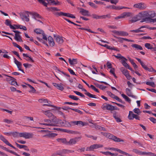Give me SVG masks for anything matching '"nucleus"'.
I'll return each instance as SVG.
<instances>
[{"mask_svg": "<svg viewBox=\"0 0 156 156\" xmlns=\"http://www.w3.org/2000/svg\"><path fill=\"white\" fill-rule=\"evenodd\" d=\"M5 24L7 26L10 27V25L11 24V22L9 20L7 19L5 21Z\"/></svg>", "mask_w": 156, "mask_h": 156, "instance_id": "64", "label": "nucleus"}, {"mask_svg": "<svg viewBox=\"0 0 156 156\" xmlns=\"http://www.w3.org/2000/svg\"><path fill=\"white\" fill-rule=\"evenodd\" d=\"M112 9L116 10H120L121 9V7L112 5Z\"/></svg>", "mask_w": 156, "mask_h": 156, "instance_id": "61", "label": "nucleus"}, {"mask_svg": "<svg viewBox=\"0 0 156 156\" xmlns=\"http://www.w3.org/2000/svg\"><path fill=\"white\" fill-rule=\"evenodd\" d=\"M136 114H134L132 111H130L128 116V118L130 120H133Z\"/></svg>", "mask_w": 156, "mask_h": 156, "instance_id": "31", "label": "nucleus"}, {"mask_svg": "<svg viewBox=\"0 0 156 156\" xmlns=\"http://www.w3.org/2000/svg\"><path fill=\"white\" fill-rule=\"evenodd\" d=\"M82 90L83 91L85 92H86L84 93L85 94L88 96L89 97L91 98H97L96 97L95 95L92 94L88 92H87V91L84 88H82Z\"/></svg>", "mask_w": 156, "mask_h": 156, "instance_id": "18", "label": "nucleus"}, {"mask_svg": "<svg viewBox=\"0 0 156 156\" xmlns=\"http://www.w3.org/2000/svg\"><path fill=\"white\" fill-rule=\"evenodd\" d=\"M81 137H76L70 139L69 141H67V145L71 146L76 144L81 139Z\"/></svg>", "mask_w": 156, "mask_h": 156, "instance_id": "3", "label": "nucleus"}, {"mask_svg": "<svg viewBox=\"0 0 156 156\" xmlns=\"http://www.w3.org/2000/svg\"><path fill=\"white\" fill-rule=\"evenodd\" d=\"M114 136H115L111 134L110 133H108L106 137L109 139L113 140Z\"/></svg>", "mask_w": 156, "mask_h": 156, "instance_id": "55", "label": "nucleus"}, {"mask_svg": "<svg viewBox=\"0 0 156 156\" xmlns=\"http://www.w3.org/2000/svg\"><path fill=\"white\" fill-rule=\"evenodd\" d=\"M48 43L50 46L53 47L54 46L55 43L53 38L51 36H49L48 37Z\"/></svg>", "mask_w": 156, "mask_h": 156, "instance_id": "19", "label": "nucleus"}, {"mask_svg": "<svg viewBox=\"0 0 156 156\" xmlns=\"http://www.w3.org/2000/svg\"><path fill=\"white\" fill-rule=\"evenodd\" d=\"M38 101L41 103H48V99H40L38 100Z\"/></svg>", "mask_w": 156, "mask_h": 156, "instance_id": "54", "label": "nucleus"}, {"mask_svg": "<svg viewBox=\"0 0 156 156\" xmlns=\"http://www.w3.org/2000/svg\"><path fill=\"white\" fill-rule=\"evenodd\" d=\"M134 8L139 9L140 10L144 9L147 7L146 5L143 2H140L134 5Z\"/></svg>", "mask_w": 156, "mask_h": 156, "instance_id": "8", "label": "nucleus"}, {"mask_svg": "<svg viewBox=\"0 0 156 156\" xmlns=\"http://www.w3.org/2000/svg\"><path fill=\"white\" fill-rule=\"evenodd\" d=\"M114 141L116 142H123L124 140H122L121 139L118 138L115 136H114L113 140Z\"/></svg>", "mask_w": 156, "mask_h": 156, "instance_id": "50", "label": "nucleus"}, {"mask_svg": "<svg viewBox=\"0 0 156 156\" xmlns=\"http://www.w3.org/2000/svg\"><path fill=\"white\" fill-rule=\"evenodd\" d=\"M71 123H73L75 125H79L80 126H83L87 125V123L85 122H83L81 121H74L71 122Z\"/></svg>", "mask_w": 156, "mask_h": 156, "instance_id": "10", "label": "nucleus"}, {"mask_svg": "<svg viewBox=\"0 0 156 156\" xmlns=\"http://www.w3.org/2000/svg\"><path fill=\"white\" fill-rule=\"evenodd\" d=\"M126 17H133L134 16V14L133 12H125Z\"/></svg>", "mask_w": 156, "mask_h": 156, "instance_id": "45", "label": "nucleus"}, {"mask_svg": "<svg viewBox=\"0 0 156 156\" xmlns=\"http://www.w3.org/2000/svg\"><path fill=\"white\" fill-rule=\"evenodd\" d=\"M15 37H14V39L16 41L21 42L22 41V40L21 38L20 35L19 34H15Z\"/></svg>", "mask_w": 156, "mask_h": 156, "instance_id": "33", "label": "nucleus"}, {"mask_svg": "<svg viewBox=\"0 0 156 156\" xmlns=\"http://www.w3.org/2000/svg\"><path fill=\"white\" fill-rule=\"evenodd\" d=\"M121 96L124 98L125 99L126 101L128 102L129 103H130L131 100L127 96L123 94H121Z\"/></svg>", "mask_w": 156, "mask_h": 156, "instance_id": "38", "label": "nucleus"}, {"mask_svg": "<svg viewBox=\"0 0 156 156\" xmlns=\"http://www.w3.org/2000/svg\"><path fill=\"white\" fill-rule=\"evenodd\" d=\"M140 64L141 65L142 67L145 70L151 72H154L155 73H156V70L154 69L152 66H150L151 68H149L145 65L144 63L143 62H142L140 63Z\"/></svg>", "mask_w": 156, "mask_h": 156, "instance_id": "9", "label": "nucleus"}, {"mask_svg": "<svg viewBox=\"0 0 156 156\" xmlns=\"http://www.w3.org/2000/svg\"><path fill=\"white\" fill-rule=\"evenodd\" d=\"M136 114H134L132 111H130L128 116V118L130 120H133Z\"/></svg>", "mask_w": 156, "mask_h": 156, "instance_id": "30", "label": "nucleus"}, {"mask_svg": "<svg viewBox=\"0 0 156 156\" xmlns=\"http://www.w3.org/2000/svg\"><path fill=\"white\" fill-rule=\"evenodd\" d=\"M90 87L93 90L95 91L97 93H99V91L98 89H97L94 85H91Z\"/></svg>", "mask_w": 156, "mask_h": 156, "instance_id": "62", "label": "nucleus"}, {"mask_svg": "<svg viewBox=\"0 0 156 156\" xmlns=\"http://www.w3.org/2000/svg\"><path fill=\"white\" fill-rule=\"evenodd\" d=\"M126 94L129 97H132L134 98H136L137 97L136 96L133 95V94L131 90L128 88L126 89Z\"/></svg>", "mask_w": 156, "mask_h": 156, "instance_id": "13", "label": "nucleus"}, {"mask_svg": "<svg viewBox=\"0 0 156 156\" xmlns=\"http://www.w3.org/2000/svg\"><path fill=\"white\" fill-rule=\"evenodd\" d=\"M128 35V34L126 32L122 31H119L118 36H127Z\"/></svg>", "mask_w": 156, "mask_h": 156, "instance_id": "37", "label": "nucleus"}, {"mask_svg": "<svg viewBox=\"0 0 156 156\" xmlns=\"http://www.w3.org/2000/svg\"><path fill=\"white\" fill-rule=\"evenodd\" d=\"M59 3L60 2L57 1L55 2L54 0H52L50 2L51 5L52 4V5H59Z\"/></svg>", "mask_w": 156, "mask_h": 156, "instance_id": "58", "label": "nucleus"}, {"mask_svg": "<svg viewBox=\"0 0 156 156\" xmlns=\"http://www.w3.org/2000/svg\"><path fill=\"white\" fill-rule=\"evenodd\" d=\"M114 37L117 38L118 39H120L121 41L124 40L127 41H128L129 42H134V41L133 40H129V39H127L126 38H121L120 37H116L115 36H114Z\"/></svg>", "mask_w": 156, "mask_h": 156, "instance_id": "39", "label": "nucleus"}, {"mask_svg": "<svg viewBox=\"0 0 156 156\" xmlns=\"http://www.w3.org/2000/svg\"><path fill=\"white\" fill-rule=\"evenodd\" d=\"M92 17L93 18L96 19H101V16H99L97 14H92Z\"/></svg>", "mask_w": 156, "mask_h": 156, "instance_id": "52", "label": "nucleus"}, {"mask_svg": "<svg viewBox=\"0 0 156 156\" xmlns=\"http://www.w3.org/2000/svg\"><path fill=\"white\" fill-rule=\"evenodd\" d=\"M94 84L97 87H98L101 90L105 89L106 87V86H104L102 85L99 84L97 83H94Z\"/></svg>", "mask_w": 156, "mask_h": 156, "instance_id": "34", "label": "nucleus"}, {"mask_svg": "<svg viewBox=\"0 0 156 156\" xmlns=\"http://www.w3.org/2000/svg\"><path fill=\"white\" fill-rule=\"evenodd\" d=\"M69 61L71 65H73V64L77 63V59L73 58L72 60L70 58L69 59Z\"/></svg>", "mask_w": 156, "mask_h": 156, "instance_id": "29", "label": "nucleus"}, {"mask_svg": "<svg viewBox=\"0 0 156 156\" xmlns=\"http://www.w3.org/2000/svg\"><path fill=\"white\" fill-rule=\"evenodd\" d=\"M142 18V16L140 12L138 15L133 16L132 18H129V23H131L135 22L141 20Z\"/></svg>", "mask_w": 156, "mask_h": 156, "instance_id": "5", "label": "nucleus"}, {"mask_svg": "<svg viewBox=\"0 0 156 156\" xmlns=\"http://www.w3.org/2000/svg\"><path fill=\"white\" fill-rule=\"evenodd\" d=\"M26 12H29V14L32 15L33 16V18L35 20H37L36 18H41V16L39 14L36 12H32L29 11H26Z\"/></svg>", "mask_w": 156, "mask_h": 156, "instance_id": "11", "label": "nucleus"}, {"mask_svg": "<svg viewBox=\"0 0 156 156\" xmlns=\"http://www.w3.org/2000/svg\"><path fill=\"white\" fill-rule=\"evenodd\" d=\"M113 56L118 59H124L126 60H127V59L126 58L123 56H122L120 54H117V55H113Z\"/></svg>", "mask_w": 156, "mask_h": 156, "instance_id": "36", "label": "nucleus"}, {"mask_svg": "<svg viewBox=\"0 0 156 156\" xmlns=\"http://www.w3.org/2000/svg\"><path fill=\"white\" fill-rule=\"evenodd\" d=\"M56 140L59 142L62 143V144L67 145V141L65 138H57Z\"/></svg>", "mask_w": 156, "mask_h": 156, "instance_id": "20", "label": "nucleus"}, {"mask_svg": "<svg viewBox=\"0 0 156 156\" xmlns=\"http://www.w3.org/2000/svg\"><path fill=\"white\" fill-rule=\"evenodd\" d=\"M101 153L105 155H107L108 154L111 155V156H117L118 154L117 153H112L109 151L102 152L101 151Z\"/></svg>", "mask_w": 156, "mask_h": 156, "instance_id": "24", "label": "nucleus"}, {"mask_svg": "<svg viewBox=\"0 0 156 156\" xmlns=\"http://www.w3.org/2000/svg\"><path fill=\"white\" fill-rule=\"evenodd\" d=\"M34 32L37 34H42L44 31L40 29H36L34 30Z\"/></svg>", "mask_w": 156, "mask_h": 156, "instance_id": "41", "label": "nucleus"}, {"mask_svg": "<svg viewBox=\"0 0 156 156\" xmlns=\"http://www.w3.org/2000/svg\"><path fill=\"white\" fill-rule=\"evenodd\" d=\"M133 151L136 154H138L140 155H144L145 151L142 152L140 151H139L137 149H134L133 150Z\"/></svg>", "mask_w": 156, "mask_h": 156, "instance_id": "28", "label": "nucleus"}, {"mask_svg": "<svg viewBox=\"0 0 156 156\" xmlns=\"http://www.w3.org/2000/svg\"><path fill=\"white\" fill-rule=\"evenodd\" d=\"M109 105L107 103H105L102 105L101 108L103 110H107Z\"/></svg>", "mask_w": 156, "mask_h": 156, "instance_id": "44", "label": "nucleus"}, {"mask_svg": "<svg viewBox=\"0 0 156 156\" xmlns=\"http://www.w3.org/2000/svg\"><path fill=\"white\" fill-rule=\"evenodd\" d=\"M127 60H126L124 59L122 60L121 63L123 65L125 66L126 68H127L129 65L126 62Z\"/></svg>", "mask_w": 156, "mask_h": 156, "instance_id": "51", "label": "nucleus"}, {"mask_svg": "<svg viewBox=\"0 0 156 156\" xmlns=\"http://www.w3.org/2000/svg\"><path fill=\"white\" fill-rule=\"evenodd\" d=\"M78 29H80V30H86V31H88L90 33H95L94 32L91 31L90 29L84 28H78Z\"/></svg>", "mask_w": 156, "mask_h": 156, "instance_id": "60", "label": "nucleus"}, {"mask_svg": "<svg viewBox=\"0 0 156 156\" xmlns=\"http://www.w3.org/2000/svg\"><path fill=\"white\" fill-rule=\"evenodd\" d=\"M142 17H145L143 18L141 21V22L145 21H149L150 20L149 19L146 20V18H149L152 19V18L154 17L155 15V13L153 11H146L140 12Z\"/></svg>", "mask_w": 156, "mask_h": 156, "instance_id": "1", "label": "nucleus"}, {"mask_svg": "<svg viewBox=\"0 0 156 156\" xmlns=\"http://www.w3.org/2000/svg\"><path fill=\"white\" fill-rule=\"evenodd\" d=\"M23 57L28 58H25L27 61L28 62L31 61L32 62H34V61L31 57L29 56L27 54L23 53Z\"/></svg>", "mask_w": 156, "mask_h": 156, "instance_id": "23", "label": "nucleus"}, {"mask_svg": "<svg viewBox=\"0 0 156 156\" xmlns=\"http://www.w3.org/2000/svg\"><path fill=\"white\" fill-rule=\"evenodd\" d=\"M58 151V155L61 156H66V154H67L72 153L74 152V151L66 149H62Z\"/></svg>", "mask_w": 156, "mask_h": 156, "instance_id": "6", "label": "nucleus"}, {"mask_svg": "<svg viewBox=\"0 0 156 156\" xmlns=\"http://www.w3.org/2000/svg\"><path fill=\"white\" fill-rule=\"evenodd\" d=\"M92 149V151L94 149L98 148L100 147H103V145L102 144H95L90 146Z\"/></svg>", "mask_w": 156, "mask_h": 156, "instance_id": "22", "label": "nucleus"}, {"mask_svg": "<svg viewBox=\"0 0 156 156\" xmlns=\"http://www.w3.org/2000/svg\"><path fill=\"white\" fill-rule=\"evenodd\" d=\"M16 79L14 78L9 83L12 85L15 86V85H18L17 82L16 81Z\"/></svg>", "mask_w": 156, "mask_h": 156, "instance_id": "47", "label": "nucleus"}, {"mask_svg": "<svg viewBox=\"0 0 156 156\" xmlns=\"http://www.w3.org/2000/svg\"><path fill=\"white\" fill-rule=\"evenodd\" d=\"M134 112L137 114L138 115H140L141 113V111H140V109L138 108H135L133 110Z\"/></svg>", "mask_w": 156, "mask_h": 156, "instance_id": "43", "label": "nucleus"}, {"mask_svg": "<svg viewBox=\"0 0 156 156\" xmlns=\"http://www.w3.org/2000/svg\"><path fill=\"white\" fill-rule=\"evenodd\" d=\"M122 73L126 76L128 80H129L131 78V76L129 73L128 71L126 69Z\"/></svg>", "mask_w": 156, "mask_h": 156, "instance_id": "27", "label": "nucleus"}, {"mask_svg": "<svg viewBox=\"0 0 156 156\" xmlns=\"http://www.w3.org/2000/svg\"><path fill=\"white\" fill-rule=\"evenodd\" d=\"M113 117L116 119L117 122H120L122 121V120L116 116V114H114L113 115Z\"/></svg>", "mask_w": 156, "mask_h": 156, "instance_id": "53", "label": "nucleus"}, {"mask_svg": "<svg viewBox=\"0 0 156 156\" xmlns=\"http://www.w3.org/2000/svg\"><path fill=\"white\" fill-rule=\"evenodd\" d=\"M51 120V124L55 125V126H57V122L58 120L57 119L56 117L55 116H54V117L52 118Z\"/></svg>", "mask_w": 156, "mask_h": 156, "instance_id": "25", "label": "nucleus"}, {"mask_svg": "<svg viewBox=\"0 0 156 156\" xmlns=\"http://www.w3.org/2000/svg\"><path fill=\"white\" fill-rule=\"evenodd\" d=\"M26 11H25V12H21L19 13L20 16V18L22 20L25 21L26 22H28L30 20L29 18V12H27Z\"/></svg>", "mask_w": 156, "mask_h": 156, "instance_id": "4", "label": "nucleus"}, {"mask_svg": "<svg viewBox=\"0 0 156 156\" xmlns=\"http://www.w3.org/2000/svg\"><path fill=\"white\" fill-rule=\"evenodd\" d=\"M51 11H59L60 9H58L56 7H51L48 8Z\"/></svg>", "mask_w": 156, "mask_h": 156, "instance_id": "63", "label": "nucleus"}, {"mask_svg": "<svg viewBox=\"0 0 156 156\" xmlns=\"http://www.w3.org/2000/svg\"><path fill=\"white\" fill-rule=\"evenodd\" d=\"M54 36L55 38V39L56 41L59 44H61L63 43V40L62 37L60 36H57L56 35H54Z\"/></svg>", "mask_w": 156, "mask_h": 156, "instance_id": "12", "label": "nucleus"}, {"mask_svg": "<svg viewBox=\"0 0 156 156\" xmlns=\"http://www.w3.org/2000/svg\"><path fill=\"white\" fill-rule=\"evenodd\" d=\"M88 3L90 6L94 9H96L98 7V6L97 5H96L93 2H89Z\"/></svg>", "mask_w": 156, "mask_h": 156, "instance_id": "49", "label": "nucleus"}, {"mask_svg": "<svg viewBox=\"0 0 156 156\" xmlns=\"http://www.w3.org/2000/svg\"><path fill=\"white\" fill-rule=\"evenodd\" d=\"M144 155H149L151 156H156V154L150 152H145Z\"/></svg>", "mask_w": 156, "mask_h": 156, "instance_id": "59", "label": "nucleus"}, {"mask_svg": "<svg viewBox=\"0 0 156 156\" xmlns=\"http://www.w3.org/2000/svg\"><path fill=\"white\" fill-rule=\"evenodd\" d=\"M142 17H145L143 18L141 21V22L145 21H149L150 20L149 19L146 20V18H149L152 19V18L154 17L155 15V13L153 11H146L140 12Z\"/></svg>", "mask_w": 156, "mask_h": 156, "instance_id": "2", "label": "nucleus"}, {"mask_svg": "<svg viewBox=\"0 0 156 156\" xmlns=\"http://www.w3.org/2000/svg\"><path fill=\"white\" fill-rule=\"evenodd\" d=\"M68 97L69 98L74 100L77 101L79 99L77 97L74 96L73 95H69Z\"/></svg>", "mask_w": 156, "mask_h": 156, "instance_id": "48", "label": "nucleus"}, {"mask_svg": "<svg viewBox=\"0 0 156 156\" xmlns=\"http://www.w3.org/2000/svg\"><path fill=\"white\" fill-rule=\"evenodd\" d=\"M146 83L147 85L151 86L153 87H155V85L154 82L147 81L146 82Z\"/></svg>", "mask_w": 156, "mask_h": 156, "instance_id": "40", "label": "nucleus"}, {"mask_svg": "<svg viewBox=\"0 0 156 156\" xmlns=\"http://www.w3.org/2000/svg\"><path fill=\"white\" fill-rule=\"evenodd\" d=\"M0 139L7 145L9 143L8 141L2 135H0Z\"/></svg>", "mask_w": 156, "mask_h": 156, "instance_id": "35", "label": "nucleus"}, {"mask_svg": "<svg viewBox=\"0 0 156 156\" xmlns=\"http://www.w3.org/2000/svg\"><path fill=\"white\" fill-rule=\"evenodd\" d=\"M131 46L133 48H134L137 49V50H142L143 49V48L141 46L136 44H133Z\"/></svg>", "mask_w": 156, "mask_h": 156, "instance_id": "32", "label": "nucleus"}, {"mask_svg": "<svg viewBox=\"0 0 156 156\" xmlns=\"http://www.w3.org/2000/svg\"><path fill=\"white\" fill-rule=\"evenodd\" d=\"M66 122V121L64 120H58L57 122V126H65Z\"/></svg>", "mask_w": 156, "mask_h": 156, "instance_id": "21", "label": "nucleus"}, {"mask_svg": "<svg viewBox=\"0 0 156 156\" xmlns=\"http://www.w3.org/2000/svg\"><path fill=\"white\" fill-rule=\"evenodd\" d=\"M57 135V134L56 133L50 132L44 135V136L47 138H53Z\"/></svg>", "mask_w": 156, "mask_h": 156, "instance_id": "16", "label": "nucleus"}, {"mask_svg": "<svg viewBox=\"0 0 156 156\" xmlns=\"http://www.w3.org/2000/svg\"><path fill=\"white\" fill-rule=\"evenodd\" d=\"M144 46L145 47L148 49H151L152 48V45L149 43L145 44Z\"/></svg>", "mask_w": 156, "mask_h": 156, "instance_id": "42", "label": "nucleus"}, {"mask_svg": "<svg viewBox=\"0 0 156 156\" xmlns=\"http://www.w3.org/2000/svg\"><path fill=\"white\" fill-rule=\"evenodd\" d=\"M107 93L108 95H109L112 98H114L115 99V97L117 96L115 95L114 94H113L110 91H107Z\"/></svg>", "mask_w": 156, "mask_h": 156, "instance_id": "56", "label": "nucleus"}, {"mask_svg": "<svg viewBox=\"0 0 156 156\" xmlns=\"http://www.w3.org/2000/svg\"><path fill=\"white\" fill-rule=\"evenodd\" d=\"M34 134L32 133L27 132L20 133H19V136L20 137H23L26 139H29L32 138Z\"/></svg>", "mask_w": 156, "mask_h": 156, "instance_id": "7", "label": "nucleus"}, {"mask_svg": "<svg viewBox=\"0 0 156 156\" xmlns=\"http://www.w3.org/2000/svg\"><path fill=\"white\" fill-rule=\"evenodd\" d=\"M80 12L84 16H90L89 11L83 9H81Z\"/></svg>", "mask_w": 156, "mask_h": 156, "instance_id": "14", "label": "nucleus"}, {"mask_svg": "<svg viewBox=\"0 0 156 156\" xmlns=\"http://www.w3.org/2000/svg\"><path fill=\"white\" fill-rule=\"evenodd\" d=\"M14 60L15 64L16 65L19 69H20L22 68V64L20 62L17 60L15 58H14Z\"/></svg>", "mask_w": 156, "mask_h": 156, "instance_id": "26", "label": "nucleus"}, {"mask_svg": "<svg viewBox=\"0 0 156 156\" xmlns=\"http://www.w3.org/2000/svg\"><path fill=\"white\" fill-rule=\"evenodd\" d=\"M44 114L47 116L49 119H52L54 116L51 112V110H48L43 111Z\"/></svg>", "mask_w": 156, "mask_h": 156, "instance_id": "15", "label": "nucleus"}, {"mask_svg": "<svg viewBox=\"0 0 156 156\" xmlns=\"http://www.w3.org/2000/svg\"><path fill=\"white\" fill-rule=\"evenodd\" d=\"M53 129L54 130H60V131H62L64 132H66V133H73V132H74L73 131H72V130H68V129H60V128H53Z\"/></svg>", "mask_w": 156, "mask_h": 156, "instance_id": "17", "label": "nucleus"}, {"mask_svg": "<svg viewBox=\"0 0 156 156\" xmlns=\"http://www.w3.org/2000/svg\"><path fill=\"white\" fill-rule=\"evenodd\" d=\"M101 19H105L106 18L110 19L111 18V16L110 15V14H108L105 15H104L101 16Z\"/></svg>", "mask_w": 156, "mask_h": 156, "instance_id": "46", "label": "nucleus"}, {"mask_svg": "<svg viewBox=\"0 0 156 156\" xmlns=\"http://www.w3.org/2000/svg\"><path fill=\"white\" fill-rule=\"evenodd\" d=\"M73 92L77 95H79L82 98H84L85 97V96L83 94L77 91H74Z\"/></svg>", "mask_w": 156, "mask_h": 156, "instance_id": "57", "label": "nucleus"}]
</instances>
